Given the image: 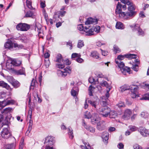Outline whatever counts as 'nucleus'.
Segmentation results:
<instances>
[{"label": "nucleus", "instance_id": "nucleus-1", "mask_svg": "<svg viewBox=\"0 0 149 149\" xmlns=\"http://www.w3.org/2000/svg\"><path fill=\"white\" fill-rule=\"evenodd\" d=\"M121 7L122 5L118 2L116 6L115 12L116 14H118L120 18L124 19H128L136 15V12L135 11V8L134 5L128 6V11L126 13L121 11Z\"/></svg>", "mask_w": 149, "mask_h": 149}, {"label": "nucleus", "instance_id": "nucleus-2", "mask_svg": "<svg viewBox=\"0 0 149 149\" xmlns=\"http://www.w3.org/2000/svg\"><path fill=\"white\" fill-rule=\"evenodd\" d=\"M127 54H125L124 55H120L118 56L117 58L115 60V62L117 64L116 67L120 69L122 73L124 75H126V73H128L129 74L131 73L130 71H131L130 68L125 66V64L123 62H121V61L123 60L125 58H127Z\"/></svg>", "mask_w": 149, "mask_h": 149}, {"label": "nucleus", "instance_id": "nucleus-3", "mask_svg": "<svg viewBox=\"0 0 149 149\" xmlns=\"http://www.w3.org/2000/svg\"><path fill=\"white\" fill-rule=\"evenodd\" d=\"M71 72V70L70 68V67L68 66L64 68L63 71L59 70H58L57 74L58 76L65 77L68 74H70Z\"/></svg>", "mask_w": 149, "mask_h": 149}, {"label": "nucleus", "instance_id": "nucleus-4", "mask_svg": "<svg viewBox=\"0 0 149 149\" xmlns=\"http://www.w3.org/2000/svg\"><path fill=\"white\" fill-rule=\"evenodd\" d=\"M32 117V111L31 109H29L28 112V115L27 117L28 120H29L28 123L29 125L27 130L26 132V134L28 135L30 133L32 128L33 125V120H31Z\"/></svg>", "mask_w": 149, "mask_h": 149}, {"label": "nucleus", "instance_id": "nucleus-5", "mask_svg": "<svg viewBox=\"0 0 149 149\" xmlns=\"http://www.w3.org/2000/svg\"><path fill=\"white\" fill-rule=\"evenodd\" d=\"M110 110L111 109L107 106L103 107L99 109L100 114L104 117H107L108 116L110 112Z\"/></svg>", "mask_w": 149, "mask_h": 149}, {"label": "nucleus", "instance_id": "nucleus-6", "mask_svg": "<svg viewBox=\"0 0 149 149\" xmlns=\"http://www.w3.org/2000/svg\"><path fill=\"white\" fill-rule=\"evenodd\" d=\"M130 27L133 31H137L138 35L143 36L144 35V31L140 28L139 24H135L134 26L130 25Z\"/></svg>", "mask_w": 149, "mask_h": 149}, {"label": "nucleus", "instance_id": "nucleus-7", "mask_svg": "<svg viewBox=\"0 0 149 149\" xmlns=\"http://www.w3.org/2000/svg\"><path fill=\"white\" fill-rule=\"evenodd\" d=\"M1 134L2 138L5 139H8L11 136V134L8 130V128H4L1 132Z\"/></svg>", "mask_w": 149, "mask_h": 149}, {"label": "nucleus", "instance_id": "nucleus-8", "mask_svg": "<svg viewBox=\"0 0 149 149\" xmlns=\"http://www.w3.org/2000/svg\"><path fill=\"white\" fill-rule=\"evenodd\" d=\"M82 31V34L86 36H91L94 34L92 28L88 26H85L84 30Z\"/></svg>", "mask_w": 149, "mask_h": 149}, {"label": "nucleus", "instance_id": "nucleus-9", "mask_svg": "<svg viewBox=\"0 0 149 149\" xmlns=\"http://www.w3.org/2000/svg\"><path fill=\"white\" fill-rule=\"evenodd\" d=\"M105 121L102 120L98 122L97 124V128L99 131H102L105 128Z\"/></svg>", "mask_w": 149, "mask_h": 149}, {"label": "nucleus", "instance_id": "nucleus-10", "mask_svg": "<svg viewBox=\"0 0 149 149\" xmlns=\"http://www.w3.org/2000/svg\"><path fill=\"white\" fill-rule=\"evenodd\" d=\"M98 19H97L93 18L91 17L88 18L86 21L85 24L88 25L91 24H97Z\"/></svg>", "mask_w": 149, "mask_h": 149}, {"label": "nucleus", "instance_id": "nucleus-11", "mask_svg": "<svg viewBox=\"0 0 149 149\" xmlns=\"http://www.w3.org/2000/svg\"><path fill=\"white\" fill-rule=\"evenodd\" d=\"M4 47L6 49L11 50L13 49V44L11 40H8L4 44Z\"/></svg>", "mask_w": 149, "mask_h": 149}, {"label": "nucleus", "instance_id": "nucleus-12", "mask_svg": "<svg viewBox=\"0 0 149 149\" xmlns=\"http://www.w3.org/2000/svg\"><path fill=\"white\" fill-rule=\"evenodd\" d=\"M12 60V64L13 66H18L22 64V61L18 59L11 58Z\"/></svg>", "mask_w": 149, "mask_h": 149}, {"label": "nucleus", "instance_id": "nucleus-13", "mask_svg": "<svg viewBox=\"0 0 149 149\" xmlns=\"http://www.w3.org/2000/svg\"><path fill=\"white\" fill-rule=\"evenodd\" d=\"M109 134L107 132H104L102 135V138L104 143L105 144L108 143V140L109 139Z\"/></svg>", "mask_w": 149, "mask_h": 149}, {"label": "nucleus", "instance_id": "nucleus-14", "mask_svg": "<svg viewBox=\"0 0 149 149\" xmlns=\"http://www.w3.org/2000/svg\"><path fill=\"white\" fill-rule=\"evenodd\" d=\"M132 113V112L130 109H127L125 111L123 117L124 118L128 119Z\"/></svg>", "mask_w": 149, "mask_h": 149}, {"label": "nucleus", "instance_id": "nucleus-15", "mask_svg": "<svg viewBox=\"0 0 149 149\" xmlns=\"http://www.w3.org/2000/svg\"><path fill=\"white\" fill-rule=\"evenodd\" d=\"M0 86L4 88L7 90H12L10 86L3 81H0Z\"/></svg>", "mask_w": 149, "mask_h": 149}, {"label": "nucleus", "instance_id": "nucleus-16", "mask_svg": "<svg viewBox=\"0 0 149 149\" xmlns=\"http://www.w3.org/2000/svg\"><path fill=\"white\" fill-rule=\"evenodd\" d=\"M41 27V25L39 23L37 22L36 23L35 30L36 31L38 32L39 35L41 33L40 31Z\"/></svg>", "mask_w": 149, "mask_h": 149}, {"label": "nucleus", "instance_id": "nucleus-17", "mask_svg": "<svg viewBox=\"0 0 149 149\" xmlns=\"http://www.w3.org/2000/svg\"><path fill=\"white\" fill-rule=\"evenodd\" d=\"M99 101V99L96 97L95 100H88V103H90L91 105L95 108H96V105L98 104L97 102Z\"/></svg>", "mask_w": 149, "mask_h": 149}, {"label": "nucleus", "instance_id": "nucleus-18", "mask_svg": "<svg viewBox=\"0 0 149 149\" xmlns=\"http://www.w3.org/2000/svg\"><path fill=\"white\" fill-rule=\"evenodd\" d=\"M90 56L94 58L98 59L99 58V53L95 51L91 52Z\"/></svg>", "mask_w": 149, "mask_h": 149}, {"label": "nucleus", "instance_id": "nucleus-19", "mask_svg": "<svg viewBox=\"0 0 149 149\" xmlns=\"http://www.w3.org/2000/svg\"><path fill=\"white\" fill-rule=\"evenodd\" d=\"M15 73L17 75H23L25 74V69L23 67H22L21 69L19 70H15Z\"/></svg>", "mask_w": 149, "mask_h": 149}, {"label": "nucleus", "instance_id": "nucleus-20", "mask_svg": "<svg viewBox=\"0 0 149 149\" xmlns=\"http://www.w3.org/2000/svg\"><path fill=\"white\" fill-rule=\"evenodd\" d=\"M12 60L11 58L8 60L6 63V67L7 69L10 70L12 69Z\"/></svg>", "mask_w": 149, "mask_h": 149}, {"label": "nucleus", "instance_id": "nucleus-21", "mask_svg": "<svg viewBox=\"0 0 149 149\" xmlns=\"http://www.w3.org/2000/svg\"><path fill=\"white\" fill-rule=\"evenodd\" d=\"M11 84L13 86L14 88H15L19 87L20 85V83L16 80H14L11 83Z\"/></svg>", "mask_w": 149, "mask_h": 149}, {"label": "nucleus", "instance_id": "nucleus-22", "mask_svg": "<svg viewBox=\"0 0 149 149\" xmlns=\"http://www.w3.org/2000/svg\"><path fill=\"white\" fill-rule=\"evenodd\" d=\"M34 16V15L33 12L31 10H29V11H28L26 13L25 15L24 16V17L33 18Z\"/></svg>", "mask_w": 149, "mask_h": 149}, {"label": "nucleus", "instance_id": "nucleus-23", "mask_svg": "<svg viewBox=\"0 0 149 149\" xmlns=\"http://www.w3.org/2000/svg\"><path fill=\"white\" fill-rule=\"evenodd\" d=\"M78 90V87L77 86L74 87L71 90V95L74 97L76 96L77 94V91Z\"/></svg>", "mask_w": 149, "mask_h": 149}, {"label": "nucleus", "instance_id": "nucleus-24", "mask_svg": "<svg viewBox=\"0 0 149 149\" xmlns=\"http://www.w3.org/2000/svg\"><path fill=\"white\" fill-rule=\"evenodd\" d=\"M22 31H27L30 28V26L26 23H22Z\"/></svg>", "mask_w": 149, "mask_h": 149}, {"label": "nucleus", "instance_id": "nucleus-25", "mask_svg": "<svg viewBox=\"0 0 149 149\" xmlns=\"http://www.w3.org/2000/svg\"><path fill=\"white\" fill-rule=\"evenodd\" d=\"M109 115V117L110 118H115L117 117V114L116 111L111 110Z\"/></svg>", "mask_w": 149, "mask_h": 149}, {"label": "nucleus", "instance_id": "nucleus-26", "mask_svg": "<svg viewBox=\"0 0 149 149\" xmlns=\"http://www.w3.org/2000/svg\"><path fill=\"white\" fill-rule=\"evenodd\" d=\"M37 82L36 80L34 79H33L31 81V84L30 89L33 90L34 89V86H35L37 84Z\"/></svg>", "mask_w": 149, "mask_h": 149}, {"label": "nucleus", "instance_id": "nucleus-27", "mask_svg": "<svg viewBox=\"0 0 149 149\" xmlns=\"http://www.w3.org/2000/svg\"><path fill=\"white\" fill-rule=\"evenodd\" d=\"M116 29H123L124 27L123 24L121 22H117L116 23Z\"/></svg>", "mask_w": 149, "mask_h": 149}, {"label": "nucleus", "instance_id": "nucleus-28", "mask_svg": "<svg viewBox=\"0 0 149 149\" xmlns=\"http://www.w3.org/2000/svg\"><path fill=\"white\" fill-rule=\"evenodd\" d=\"M33 96H34V99L35 100H36L37 98L38 99V103H40L41 102L42 100L39 97L38 93L36 91L34 92L33 94Z\"/></svg>", "mask_w": 149, "mask_h": 149}, {"label": "nucleus", "instance_id": "nucleus-29", "mask_svg": "<svg viewBox=\"0 0 149 149\" xmlns=\"http://www.w3.org/2000/svg\"><path fill=\"white\" fill-rule=\"evenodd\" d=\"M122 3H124L125 4H126L128 6H132L133 5V4L131 2V1L130 0H122Z\"/></svg>", "mask_w": 149, "mask_h": 149}, {"label": "nucleus", "instance_id": "nucleus-30", "mask_svg": "<svg viewBox=\"0 0 149 149\" xmlns=\"http://www.w3.org/2000/svg\"><path fill=\"white\" fill-rule=\"evenodd\" d=\"M68 134L70 138L71 139H72L74 137L72 130L70 127L68 128Z\"/></svg>", "mask_w": 149, "mask_h": 149}, {"label": "nucleus", "instance_id": "nucleus-31", "mask_svg": "<svg viewBox=\"0 0 149 149\" xmlns=\"http://www.w3.org/2000/svg\"><path fill=\"white\" fill-rule=\"evenodd\" d=\"M130 89L131 90V92L136 93L138 89V86H135L134 85H132L130 86Z\"/></svg>", "mask_w": 149, "mask_h": 149}, {"label": "nucleus", "instance_id": "nucleus-32", "mask_svg": "<svg viewBox=\"0 0 149 149\" xmlns=\"http://www.w3.org/2000/svg\"><path fill=\"white\" fill-rule=\"evenodd\" d=\"M56 60L55 61L56 62L60 63L61 61L63 60L62 55L60 54H58L56 55Z\"/></svg>", "mask_w": 149, "mask_h": 149}, {"label": "nucleus", "instance_id": "nucleus-33", "mask_svg": "<svg viewBox=\"0 0 149 149\" xmlns=\"http://www.w3.org/2000/svg\"><path fill=\"white\" fill-rule=\"evenodd\" d=\"M100 84L102 86L106 87L107 89H109V88H111L110 86L106 81H103L102 82H101Z\"/></svg>", "mask_w": 149, "mask_h": 149}, {"label": "nucleus", "instance_id": "nucleus-34", "mask_svg": "<svg viewBox=\"0 0 149 149\" xmlns=\"http://www.w3.org/2000/svg\"><path fill=\"white\" fill-rule=\"evenodd\" d=\"M15 146L14 143L8 144L6 146V149H15Z\"/></svg>", "mask_w": 149, "mask_h": 149}, {"label": "nucleus", "instance_id": "nucleus-35", "mask_svg": "<svg viewBox=\"0 0 149 149\" xmlns=\"http://www.w3.org/2000/svg\"><path fill=\"white\" fill-rule=\"evenodd\" d=\"M95 88L93 86H92V85H90L88 88V91H89V95L90 96H93V90H94Z\"/></svg>", "mask_w": 149, "mask_h": 149}, {"label": "nucleus", "instance_id": "nucleus-36", "mask_svg": "<svg viewBox=\"0 0 149 149\" xmlns=\"http://www.w3.org/2000/svg\"><path fill=\"white\" fill-rule=\"evenodd\" d=\"M93 32L95 31L98 33L100 32V27L99 26H93L92 28Z\"/></svg>", "mask_w": 149, "mask_h": 149}, {"label": "nucleus", "instance_id": "nucleus-37", "mask_svg": "<svg viewBox=\"0 0 149 149\" xmlns=\"http://www.w3.org/2000/svg\"><path fill=\"white\" fill-rule=\"evenodd\" d=\"M85 128L91 132L94 133L95 132V129L93 127L88 125L85 127Z\"/></svg>", "mask_w": 149, "mask_h": 149}, {"label": "nucleus", "instance_id": "nucleus-38", "mask_svg": "<svg viewBox=\"0 0 149 149\" xmlns=\"http://www.w3.org/2000/svg\"><path fill=\"white\" fill-rule=\"evenodd\" d=\"M84 46V44L83 41L81 40H79L77 44V47L79 48H81Z\"/></svg>", "mask_w": 149, "mask_h": 149}, {"label": "nucleus", "instance_id": "nucleus-39", "mask_svg": "<svg viewBox=\"0 0 149 149\" xmlns=\"http://www.w3.org/2000/svg\"><path fill=\"white\" fill-rule=\"evenodd\" d=\"M121 91L123 92L126 90H129L130 89V86H127L126 85H125L124 86H122L120 88Z\"/></svg>", "mask_w": 149, "mask_h": 149}, {"label": "nucleus", "instance_id": "nucleus-40", "mask_svg": "<svg viewBox=\"0 0 149 149\" xmlns=\"http://www.w3.org/2000/svg\"><path fill=\"white\" fill-rule=\"evenodd\" d=\"M91 118V122L93 124H95V123H97L98 121L95 117H93L92 116Z\"/></svg>", "mask_w": 149, "mask_h": 149}, {"label": "nucleus", "instance_id": "nucleus-41", "mask_svg": "<svg viewBox=\"0 0 149 149\" xmlns=\"http://www.w3.org/2000/svg\"><path fill=\"white\" fill-rule=\"evenodd\" d=\"M126 56H127V58H128L129 59L136 58V55L134 54H127V55Z\"/></svg>", "mask_w": 149, "mask_h": 149}, {"label": "nucleus", "instance_id": "nucleus-42", "mask_svg": "<svg viewBox=\"0 0 149 149\" xmlns=\"http://www.w3.org/2000/svg\"><path fill=\"white\" fill-rule=\"evenodd\" d=\"M129 128L130 129V130L132 132L135 131L138 129L137 127L135 126H133L132 125H130L129 126Z\"/></svg>", "mask_w": 149, "mask_h": 149}, {"label": "nucleus", "instance_id": "nucleus-43", "mask_svg": "<svg viewBox=\"0 0 149 149\" xmlns=\"http://www.w3.org/2000/svg\"><path fill=\"white\" fill-rule=\"evenodd\" d=\"M26 3L27 7L31 10L33 8L32 6L31 2L30 1L28 0H26Z\"/></svg>", "mask_w": 149, "mask_h": 149}, {"label": "nucleus", "instance_id": "nucleus-44", "mask_svg": "<svg viewBox=\"0 0 149 149\" xmlns=\"http://www.w3.org/2000/svg\"><path fill=\"white\" fill-rule=\"evenodd\" d=\"M12 109L10 107L6 108L4 109L3 111L1 112V113H7L11 111Z\"/></svg>", "mask_w": 149, "mask_h": 149}, {"label": "nucleus", "instance_id": "nucleus-45", "mask_svg": "<svg viewBox=\"0 0 149 149\" xmlns=\"http://www.w3.org/2000/svg\"><path fill=\"white\" fill-rule=\"evenodd\" d=\"M5 100V102H4V105L3 106V107H5L10 104H13L14 102V101L13 100H8L6 102V100Z\"/></svg>", "mask_w": 149, "mask_h": 149}, {"label": "nucleus", "instance_id": "nucleus-46", "mask_svg": "<svg viewBox=\"0 0 149 149\" xmlns=\"http://www.w3.org/2000/svg\"><path fill=\"white\" fill-rule=\"evenodd\" d=\"M77 28L81 32V33L82 34L83 31L84 30V27L82 24H80L78 25Z\"/></svg>", "mask_w": 149, "mask_h": 149}, {"label": "nucleus", "instance_id": "nucleus-47", "mask_svg": "<svg viewBox=\"0 0 149 149\" xmlns=\"http://www.w3.org/2000/svg\"><path fill=\"white\" fill-rule=\"evenodd\" d=\"M13 47L15 48L17 47L18 49H22L23 48V46L22 45H18L17 43L13 44Z\"/></svg>", "mask_w": 149, "mask_h": 149}, {"label": "nucleus", "instance_id": "nucleus-48", "mask_svg": "<svg viewBox=\"0 0 149 149\" xmlns=\"http://www.w3.org/2000/svg\"><path fill=\"white\" fill-rule=\"evenodd\" d=\"M141 117L146 118H147L149 116V114L147 112H142L141 114Z\"/></svg>", "mask_w": 149, "mask_h": 149}, {"label": "nucleus", "instance_id": "nucleus-49", "mask_svg": "<svg viewBox=\"0 0 149 149\" xmlns=\"http://www.w3.org/2000/svg\"><path fill=\"white\" fill-rule=\"evenodd\" d=\"M62 61L64 65L65 64L66 65H70L71 63V62L68 59L65 60L63 59L62 60Z\"/></svg>", "mask_w": 149, "mask_h": 149}, {"label": "nucleus", "instance_id": "nucleus-50", "mask_svg": "<svg viewBox=\"0 0 149 149\" xmlns=\"http://www.w3.org/2000/svg\"><path fill=\"white\" fill-rule=\"evenodd\" d=\"M114 51L116 53H119L121 52L120 49L116 45H115L113 46Z\"/></svg>", "mask_w": 149, "mask_h": 149}, {"label": "nucleus", "instance_id": "nucleus-51", "mask_svg": "<svg viewBox=\"0 0 149 149\" xmlns=\"http://www.w3.org/2000/svg\"><path fill=\"white\" fill-rule=\"evenodd\" d=\"M132 68L134 71L137 72L139 70V66L138 65L136 64L133 65Z\"/></svg>", "mask_w": 149, "mask_h": 149}, {"label": "nucleus", "instance_id": "nucleus-52", "mask_svg": "<svg viewBox=\"0 0 149 149\" xmlns=\"http://www.w3.org/2000/svg\"><path fill=\"white\" fill-rule=\"evenodd\" d=\"M141 100H149V94L146 93L142 97Z\"/></svg>", "mask_w": 149, "mask_h": 149}, {"label": "nucleus", "instance_id": "nucleus-53", "mask_svg": "<svg viewBox=\"0 0 149 149\" xmlns=\"http://www.w3.org/2000/svg\"><path fill=\"white\" fill-rule=\"evenodd\" d=\"M119 108H121L122 107H125V105L124 103L122 102H119L118 104L116 105Z\"/></svg>", "mask_w": 149, "mask_h": 149}, {"label": "nucleus", "instance_id": "nucleus-54", "mask_svg": "<svg viewBox=\"0 0 149 149\" xmlns=\"http://www.w3.org/2000/svg\"><path fill=\"white\" fill-rule=\"evenodd\" d=\"M85 118L87 119H89L91 118V115L90 112L87 111L84 115Z\"/></svg>", "mask_w": 149, "mask_h": 149}, {"label": "nucleus", "instance_id": "nucleus-55", "mask_svg": "<svg viewBox=\"0 0 149 149\" xmlns=\"http://www.w3.org/2000/svg\"><path fill=\"white\" fill-rule=\"evenodd\" d=\"M56 68L62 69L64 68L65 67V66L64 64H61L57 63L56 64Z\"/></svg>", "mask_w": 149, "mask_h": 149}, {"label": "nucleus", "instance_id": "nucleus-56", "mask_svg": "<svg viewBox=\"0 0 149 149\" xmlns=\"http://www.w3.org/2000/svg\"><path fill=\"white\" fill-rule=\"evenodd\" d=\"M74 60H75L76 61L80 63H82L84 61V60L82 58L79 57V56L77 58L75 59H74Z\"/></svg>", "mask_w": 149, "mask_h": 149}, {"label": "nucleus", "instance_id": "nucleus-57", "mask_svg": "<svg viewBox=\"0 0 149 149\" xmlns=\"http://www.w3.org/2000/svg\"><path fill=\"white\" fill-rule=\"evenodd\" d=\"M66 13V12L64 10H60L59 11V15L58 16V17L59 18V16H61V17L64 16Z\"/></svg>", "mask_w": 149, "mask_h": 149}, {"label": "nucleus", "instance_id": "nucleus-58", "mask_svg": "<svg viewBox=\"0 0 149 149\" xmlns=\"http://www.w3.org/2000/svg\"><path fill=\"white\" fill-rule=\"evenodd\" d=\"M22 23H20L18 24L17 26H16V28L18 30H19L20 31H22L21 30L22 29Z\"/></svg>", "mask_w": 149, "mask_h": 149}, {"label": "nucleus", "instance_id": "nucleus-59", "mask_svg": "<svg viewBox=\"0 0 149 149\" xmlns=\"http://www.w3.org/2000/svg\"><path fill=\"white\" fill-rule=\"evenodd\" d=\"M138 131L140 132L142 135V133H143V132L146 129L144 128L143 127H140L138 129Z\"/></svg>", "mask_w": 149, "mask_h": 149}, {"label": "nucleus", "instance_id": "nucleus-60", "mask_svg": "<svg viewBox=\"0 0 149 149\" xmlns=\"http://www.w3.org/2000/svg\"><path fill=\"white\" fill-rule=\"evenodd\" d=\"M84 144L86 148V149H91V146H90V144L88 143H86L85 142H84L83 141Z\"/></svg>", "mask_w": 149, "mask_h": 149}, {"label": "nucleus", "instance_id": "nucleus-61", "mask_svg": "<svg viewBox=\"0 0 149 149\" xmlns=\"http://www.w3.org/2000/svg\"><path fill=\"white\" fill-rule=\"evenodd\" d=\"M66 45L68 47V46H70V49H71L72 47V41L70 40H69V41L67 42L66 43Z\"/></svg>", "mask_w": 149, "mask_h": 149}, {"label": "nucleus", "instance_id": "nucleus-62", "mask_svg": "<svg viewBox=\"0 0 149 149\" xmlns=\"http://www.w3.org/2000/svg\"><path fill=\"white\" fill-rule=\"evenodd\" d=\"M79 56V54L76 53H73L71 55V58L72 60H74L73 58L78 57Z\"/></svg>", "mask_w": 149, "mask_h": 149}, {"label": "nucleus", "instance_id": "nucleus-63", "mask_svg": "<svg viewBox=\"0 0 149 149\" xmlns=\"http://www.w3.org/2000/svg\"><path fill=\"white\" fill-rule=\"evenodd\" d=\"M111 88H109V89H107V92L105 94V96L107 97V99H108V97H109V92L111 90Z\"/></svg>", "mask_w": 149, "mask_h": 149}, {"label": "nucleus", "instance_id": "nucleus-64", "mask_svg": "<svg viewBox=\"0 0 149 149\" xmlns=\"http://www.w3.org/2000/svg\"><path fill=\"white\" fill-rule=\"evenodd\" d=\"M131 96V97L133 98H135L137 96H138L137 95H136V93L133 92H132Z\"/></svg>", "mask_w": 149, "mask_h": 149}]
</instances>
